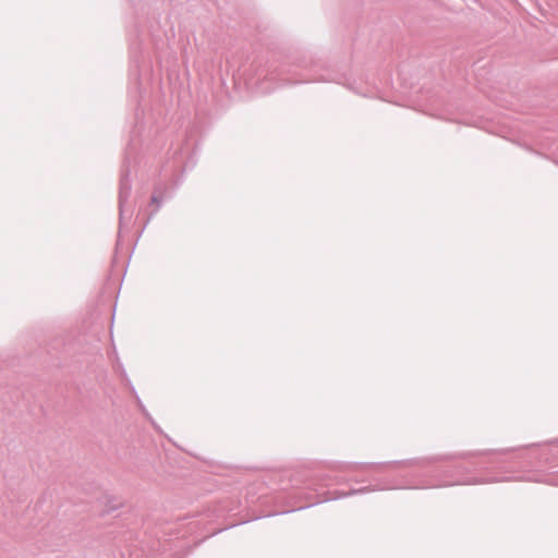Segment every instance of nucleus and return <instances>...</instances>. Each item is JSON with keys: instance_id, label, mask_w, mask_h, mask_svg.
Wrapping results in <instances>:
<instances>
[{"instance_id": "nucleus-1", "label": "nucleus", "mask_w": 558, "mask_h": 558, "mask_svg": "<svg viewBox=\"0 0 558 558\" xmlns=\"http://www.w3.org/2000/svg\"><path fill=\"white\" fill-rule=\"evenodd\" d=\"M130 153H126L124 163L122 167L121 172V179H120V185H119V219H120V227L122 226V221L125 217V204L130 197L132 184L130 180Z\"/></svg>"}, {"instance_id": "nucleus-2", "label": "nucleus", "mask_w": 558, "mask_h": 558, "mask_svg": "<svg viewBox=\"0 0 558 558\" xmlns=\"http://www.w3.org/2000/svg\"><path fill=\"white\" fill-rule=\"evenodd\" d=\"M474 452H461L452 456H436L432 458H423V459H412V460H403V461H392L387 463H363L362 466H375V465H400V466H426L427 464L441 461L447 459H468L472 456H475Z\"/></svg>"}, {"instance_id": "nucleus-3", "label": "nucleus", "mask_w": 558, "mask_h": 558, "mask_svg": "<svg viewBox=\"0 0 558 558\" xmlns=\"http://www.w3.org/2000/svg\"><path fill=\"white\" fill-rule=\"evenodd\" d=\"M166 192H167V186L158 185L155 187L154 194L151 196V203L156 205L154 214L157 213L159 210V208L161 207V204L163 201V195L166 194Z\"/></svg>"}, {"instance_id": "nucleus-4", "label": "nucleus", "mask_w": 558, "mask_h": 558, "mask_svg": "<svg viewBox=\"0 0 558 558\" xmlns=\"http://www.w3.org/2000/svg\"><path fill=\"white\" fill-rule=\"evenodd\" d=\"M371 490H375V488L362 487V488H359V489H352L349 493L339 494L335 498L345 497V496L355 495V494H364V493H367V492H371Z\"/></svg>"}, {"instance_id": "nucleus-5", "label": "nucleus", "mask_w": 558, "mask_h": 558, "mask_svg": "<svg viewBox=\"0 0 558 558\" xmlns=\"http://www.w3.org/2000/svg\"><path fill=\"white\" fill-rule=\"evenodd\" d=\"M424 488L425 486H412V485H407V486H392L391 488Z\"/></svg>"}]
</instances>
